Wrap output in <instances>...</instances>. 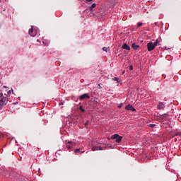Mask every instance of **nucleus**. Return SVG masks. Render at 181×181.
Wrapping results in <instances>:
<instances>
[{
    "instance_id": "24",
    "label": "nucleus",
    "mask_w": 181,
    "mask_h": 181,
    "mask_svg": "<svg viewBox=\"0 0 181 181\" xmlns=\"http://www.w3.org/2000/svg\"><path fill=\"white\" fill-rule=\"evenodd\" d=\"M129 70H134V66H129Z\"/></svg>"
},
{
    "instance_id": "4",
    "label": "nucleus",
    "mask_w": 181,
    "mask_h": 181,
    "mask_svg": "<svg viewBox=\"0 0 181 181\" xmlns=\"http://www.w3.org/2000/svg\"><path fill=\"white\" fill-rule=\"evenodd\" d=\"M155 45H153V42H148L147 44V49L148 52H152V50L155 49Z\"/></svg>"
},
{
    "instance_id": "13",
    "label": "nucleus",
    "mask_w": 181,
    "mask_h": 181,
    "mask_svg": "<svg viewBox=\"0 0 181 181\" xmlns=\"http://www.w3.org/2000/svg\"><path fill=\"white\" fill-rule=\"evenodd\" d=\"M153 45H154V47H156V46H158V45H159V40L157 39L155 42H153Z\"/></svg>"
},
{
    "instance_id": "5",
    "label": "nucleus",
    "mask_w": 181,
    "mask_h": 181,
    "mask_svg": "<svg viewBox=\"0 0 181 181\" xmlns=\"http://www.w3.org/2000/svg\"><path fill=\"white\" fill-rule=\"evenodd\" d=\"M28 33L30 36L34 37V36H36V35H37V31H36V30H33V28L31 27V28L28 31Z\"/></svg>"
},
{
    "instance_id": "20",
    "label": "nucleus",
    "mask_w": 181,
    "mask_h": 181,
    "mask_svg": "<svg viewBox=\"0 0 181 181\" xmlns=\"http://www.w3.org/2000/svg\"><path fill=\"white\" fill-rule=\"evenodd\" d=\"M75 153H80V148H76L75 150Z\"/></svg>"
},
{
    "instance_id": "21",
    "label": "nucleus",
    "mask_w": 181,
    "mask_h": 181,
    "mask_svg": "<svg viewBox=\"0 0 181 181\" xmlns=\"http://www.w3.org/2000/svg\"><path fill=\"white\" fill-rule=\"evenodd\" d=\"M143 25L142 23H137V28H141V26Z\"/></svg>"
},
{
    "instance_id": "16",
    "label": "nucleus",
    "mask_w": 181,
    "mask_h": 181,
    "mask_svg": "<svg viewBox=\"0 0 181 181\" xmlns=\"http://www.w3.org/2000/svg\"><path fill=\"white\" fill-rule=\"evenodd\" d=\"M103 52H108V47H104L103 48Z\"/></svg>"
},
{
    "instance_id": "7",
    "label": "nucleus",
    "mask_w": 181,
    "mask_h": 181,
    "mask_svg": "<svg viewBox=\"0 0 181 181\" xmlns=\"http://www.w3.org/2000/svg\"><path fill=\"white\" fill-rule=\"evenodd\" d=\"M125 110H127V111H136V110L134 109L133 105H127L125 107Z\"/></svg>"
},
{
    "instance_id": "18",
    "label": "nucleus",
    "mask_w": 181,
    "mask_h": 181,
    "mask_svg": "<svg viewBox=\"0 0 181 181\" xmlns=\"http://www.w3.org/2000/svg\"><path fill=\"white\" fill-rule=\"evenodd\" d=\"M101 86H103L102 83H100L98 85V88H99V90H101V88H103V87Z\"/></svg>"
},
{
    "instance_id": "19",
    "label": "nucleus",
    "mask_w": 181,
    "mask_h": 181,
    "mask_svg": "<svg viewBox=\"0 0 181 181\" xmlns=\"http://www.w3.org/2000/svg\"><path fill=\"white\" fill-rule=\"evenodd\" d=\"M156 124H150L148 126L151 127V128H154L156 127Z\"/></svg>"
},
{
    "instance_id": "28",
    "label": "nucleus",
    "mask_w": 181,
    "mask_h": 181,
    "mask_svg": "<svg viewBox=\"0 0 181 181\" xmlns=\"http://www.w3.org/2000/svg\"><path fill=\"white\" fill-rule=\"evenodd\" d=\"M81 153H84V151H81Z\"/></svg>"
},
{
    "instance_id": "29",
    "label": "nucleus",
    "mask_w": 181,
    "mask_h": 181,
    "mask_svg": "<svg viewBox=\"0 0 181 181\" xmlns=\"http://www.w3.org/2000/svg\"><path fill=\"white\" fill-rule=\"evenodd\" d=\"M119 108H121V105H119Z\"/></svg>"
},
{
    "instance_id": "17",
    "label": "nucleus",
    "mask_w": 181,
    "mask_h": 181,
    "mask_svg": "<svg viewBox=\"0 0 181 181\" xmlns=\"http://www.w3.org/2000/svg\"><path fill=\"white\" fill-rule=\"evenodd\" d=\"M7 92H8V89H4V90H3V92H1L2 93V94H7Z\"/></svg>"
},
{
    "instance_id": "3",
    "label": "nucleus",
    "mask_w": 181,
    "mask_h": 181,
    "mask_svg": "<svg viewBox=\"0 0 181 181\" xmlns=\"http://www.w3.org/2000/svg\"><path fill=\"white\" fill-rule=\"evenodd\" d=\"M74 146H76V142H74V141H70L66 143V148L69 150L73 149V148H74Z\"/></svg>"
},
{
    "instance_id": "27",
    "label": "nucleus",
    "mask_w": 181,
    "mask_h": 181,
    "mask_svg": "<svg viewBox=\"0 0 181 181\" xmlns=\"http://www.w3.org/2000/svg\"><path fill=\"white\" fill-rule=\"evenodd\" d=\"M59 105H63V103H59Z\"/></svg>"
},
{
    "instance_id": "26",
    "label": "nucleus",
    "mask_w": 181,
    "mask_h": 181,
    "mask_svg": "<svg viewBox=\"0 0 181 181\" xmlns=\"http://www.w3.org/2000/svg\"><path fill=\"white\" fill-rule=\"evenodd\" d=\"M87 2H92L93 0H86Z\"/></svg>"
},
{
    "instance_id": "6",
    "label": "nucleus",
    "mask_w": 181,
    "mask_h": 181,
    "mask_svg": "<svg viewBox=\"0 0 181 181\" xmlns=\"http://www.w3.org/2000/svg\"><path fill=\"white\" fill-rule=\"evenodd\" d=\"M86 98L90 99V95H88V93H84L79 97V100L81 101H83V100Z\"/></svg>"
},
{
    "instance_id": "22",
    "label": "nucleus",
    "mask_w": 181,
    "mask_h": 181,
    "mask_svg": "<svg viewBox=\"0 0 181 181\" xmlns=\"http://www.w3.org/2000/svg\"><path fill=\"white\" fill-rule=\"evenodd\" d=\"M98 151H103V147L98 146Z\"/></svg>"
},
{
    "instance_id": "10",
    "label": "nucleus",
    "mask_w": 181,
    "mask_h": 181,
    "mask_svg": "<svg viewBox=\"0 0 181 181\" xmlns=\"http://www.w3.org/2000/svg\"><path fill=\"white\" fill-rule=\"evenodd\" d=\"M122 49H124L125 50H131V47L129 46H128V45L127 43H124L122 45Z\"/></svg>"
},
{
    "instance_id": "8",
    "label": "nucleus",
    "mask_w": 181,
    "mask_h": 181,
    "mask_svg": "<svg viewBox=\"0 0 181 181\" xmlns=\"http://www.w3.org/2000/svg\"><path fill=\"white\" fill-rule=\"evenodd\" d=\"M4 90H7V93H4V95H6V98H8V97H10L11 95V90H9V88H8V87L6 86H4Z\"/></svg>"
},
{
    "instance_id": "12",
    "label": "nucleus",
    "mask_w": 181,
    "mask_h": 181,
    "mask_svg": "<svg viewBox=\"0 0 181 181\" xmlns=\"http://www.w3.org/2000/svg\"><path fill=\"white\" fill-rule=\"evenodd\" d=\"M95 6H97V4H95V3L93 4L90 6V11L91 12H93V9H94V8H95Z\"/></svg>"
},
{
    "instance_id": "1",
    "label": "nucleus",
    "mask_w": 181,
    "mask_h": 181,
    "mask_svg": "<svg viewBox=\"0 0 181 181\" xmlns=\"http://www.w3.org/2000/svg\"><path fill=\"white\" fill-rule=\"evenodd\" d=\"M8 104V99L6 96H4L2 92L0 90V110H2L5 105Z\"/></svg>"
},
{
    "instance_id": "30",
    "label": "nucleus",
    "mask_w": 181,
    "mask_h": 181,
    "mask_svg": "<svg viewBox=\"0 0 181 181\" xmlns=\"http://www.w3.org/2000/svg\"><path fill=\"white\" fill-rule=\"evenodd\" d=\"M119 108H121V105H119Z\"/></svg>"
},
{
    "instance_id": "2",
    "label": "nucleus",
    "mask_w": 181,
    "mask_h": 181,
    "mask_svg": "<svg viewBox=\"0 0 181 181\" xmlns=\"http://www.w3.org/2000/svg\"><path fill=\"white\" fill-rule=\"evenodd\" d=\"M111 139H116V142L119 144V142L122 141V136H119V134H114L111 136Z\"/></svg>"
},
{
    "instance_id": "23",
    "label": "nucleus",
    "mask_w": 181,
    "mask_h": 181,
    "mask_svg": "<svg viewBox=\"0 0 181 181\" xmlns=\"http://www.w3.org/2000/svg\"><path fill=\"white\" fill-rule=\"evenodd\" d=\"M113 80H114V81H118V78L115 77V78H113Z\"/></svg>"
},
{
    "instance_id": "14",
    "label": "nucleus",
    "mask_w": 181,
    "mask_h": 181,
    "mask_svg": "<svg viewBox=\"0 0 181 181\" xmlns=\"http://www.w3.org/2000/svg\"><path fill=\"white\" fill-rule=\"evenodd\" d=\"M92 151H98V146L92 147Z\"/></svg>"
},
{
    "instance_id": "9",
    "label": "nucleus",
    "mask_w": 181,
    "mask_h": 181,
    "mask_svg": "<svg viewBox=\"0 0 181 181\" xmlns=\"http://www.w3.org/2000/svg\"><path fill=\"white\" fill-rule=\"evenodd\" d=\"M165 104H163V103L160 102L158 103V105H157V108L158 110H163L165 108Z\"/></svg>"
},
{
    "instance_id": "15",
    "label": "nucleus",
    "mask_w": 181,
    "mask_h": 181,
    "mask_svg": "<svg viewBox=\"0 0 181 181\" xmlns=\"http://www.w3.org/2000/svg\"><path fill=\"white\" fill-rule=\"evenodd\" d=\"M79 110H80V111H81V112H84V111H86V110L83 108V106H80V107H79Z\"/></svg>"
},
{
    "instance_id": "11",
    "label": "nucleus",
    "mask_w": 181,
    "mask_h": 181,
    "mask_svg": "<svg viewBox=\"0 0 181 181\" xmlns=\"http://www.w3.org/2000/svg\"><path fill=\"white\" fill-rule=\"evenodd\" d=\"M132 49H134V50H138V49H139V45H136L135 44V42H134L132 45Z\"/></svg>"
},
{
    "instance_id": "25",
    "label": "nucleus",
    "mask_w": 181,
    "mask_h": 181,
    "mask_svg": "<svg viewBox=\"0 0 181 181\" xmlns=\"http://www.w3.org/2000/svg\"><path fill=\"white\" fill-rule=\"evenodd\" d=\"M87 125H88V121H87V122L85 123V127H87Z\"/></svg>"
}]
</instances>
